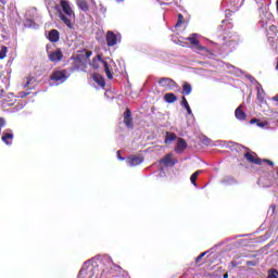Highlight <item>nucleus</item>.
<instances>
[{
    "label": "nucleus",
    "mask_w": 278,
    "mask_h": 278,
    "mask_svg": "<svg viewBox=\"0 0 278 278\" xmlns=\"http://www.w3.org/2000/svg\"><path fill=\"white\" fill-rule=\"evenodd\" d=\"M105 266H113L111 267L112 270H122L121 266L112 262L110 255L94 256L84 263L78 278H105L106 273H109Z\"/></svg>",
    "instance_id": "1"
},
{
    "label": "nucleus",
    "mask_w": 278,
    "mask_h": 278,
    "mask_svg": "<svg viewBox=\"0 0 278 278\" xmlns=\"http://www.w3.org/2000/svg\"><path fill=\"white\" fill-rule=\"evenodd\" d=\"M61 8L62 11L59 12V18H61L62 23H64L68 29H73L75 12L73 8H71V2L68 0H61Z\"/></svg>",
    "instance_id": "2"
},
{
    "label": "nucleus",
    "mask_w": 278,
    "mask_h": 278,
    "mask_svg": "<svg viewBox=\"0 0 278 278\" xmlns=\"http://www.w3.org/2000/svg\"><path fill=\"white\" fill-rule=\"evenodd\" d=\"M71 77L68 71L66 70H56L50 75V86H60Z\"/></svg>",
    "instance_id": "3"
},
{
    "label": "nucleus",
    "mask_w": 278,
    "mask_h": 278,
    "mask_svg": "<svg viewBox=\"0 0 278 278\" xmlns=\"http://www.w3.org/2000/svg\"><path fill=\"white\" fill-rule=\"evenodd\" d=\"M91 66L92 68H99L100 66H103L108 79H113L114 76L112 75V71H110V65L108 64V62L101 59V55H97L96 58H93Z\"/></svg>",
    "instance_id": "4"
},
{
    "label": "nucleus",
    "mask_w": 278,
    "mask_h": 278,
    "mask_svg": "<svg viewBox=\"0 0 278 278\" xmlns=\"http://www.w3.org/2000/svg\"><path fill=\"white\" fill-rule=\"evenodd\" d=\"M198 34H192L190 37L187 38L191 45H193V50L197 51V53H203L207 51V48L199 45Z\"/></svg>",
    "instance_id": "5"
},
{
    "label": "nucleus",
    "mask_w": 278,
    "mask_h": 278,
    "mask_svg": "<svg viewBox=\"0 0 278 278\" xmlns=\"http://www.w3.org/2000/svg\"><path fill=\"white\" fill-rule=\"evenodd\" d=\"M121 42V35L114 34V31L109 30L106 33V45L108 47H115V45H118Z\"/></svg>",
    "instance_id": "6"
},
{
    "label": "nucleus",
    "mask_w": 278,
    "mask_h": 278,
    "mask_svg": "<svg viewBox=\"0 0 278 278\" xmlns=\"http://www.w3.org/2000/svg\"><path fill=\"white\" fill-rule=\"evenodd\" d=\"M238 1L240 0H223L224 8H228V12H238L240 10V5H238Z\"/></svg>",
    "instance_id": "7"
},
{
    "label": "nucleus",
    "mask_w": 278,
    "mask_h": 278,
    "mask_svg": "<svg viewBox=\"0 0 278 278\" xmlns=\"http://www.w3.org/2000/svg\"><path fill=\"white\" fill-rule=\"evenodd\" d=\"M159 86H162V88H167V90H173V88L176 86V83L170 78H161L159 80Z\"/></svg>",
    "instance_id": "8"
},
{
    "label": "nucleus",
    "mask_w": 278,
    "mask_h": 278,
    "mask_svg": "<svg viewBox=\"0 0 278 278\" xmlns=\"http://www.w3.org/2000/svg\"><path fill=\"white\" fill-rule=\"evenodd\" d=\"M186 149H188V143L186 142V139L178 138L177 144L175 148V153L181 154L184 153V151H186Z\"/></svg>",
    "instance_id": "9"
},
{
    "label": "nucleus",
    "mask_w": 278,
    "mask_h": 278,
    "mask_svg": "<svg viewBox=\"0 0 278 278\" xmlns=\"http://www.w3.org/2000/svg\"><path fill=\"white\" fill-rule=\"evenodd\" d=\"M142 162H144L142 156L131 155L126 160V163H127L128 166H140V164H142Z\"/></svg>",
    "instance_id": "10"
},
{
    "label": "nucleus",
    "mask_w": 278,
    "mask_h": 278,
    "mask_svg": "<svg viewBox=\"0 0 278 278\" xmlns=\"http://www.w3.org/2000/svg\"><path fill=\"white\" fill-rule=\"evenodd\" d=\"M161 164H164V166H175L177 164V160L173 159V153H168L163 159H161Z\"/></svg>",
    "instance_id": "11"
},
{
    "label": "nucleus",
    "mask_w": 278,
    "mask_h": 278,
    "mask_svg": "<svg viewBox=\"0 0 278 278\" xmlns=\"http://www.w3.org/2000/svg\"><path fill=\"white\" fill-rule=\"evenodd\" d=\"M238 47V41L236 39H228L224 45L223 48L227 49L228 53H231Z\"/></svg>",
    "instance_id": "12"
},
{
    "label": "nucleus",
    "mask_w": 278,
    "mask_h": 278,
    "mask_svg": "<svg viewBox=\"0 0 278 278\" xmlns=\"http://www.w3.org/2000/svg\"><path fill=\"white\" fill-rule=\"evenodd\" d=\"M9 87H10V79L3 76V74H0V92H5V90H8Z\"/></svg>",
    "instance_id": "13"
},
{
    "label": "nucleus",
    "mask_w": 278,
    "mask_h": 278,
    "mask_svg": "<svg viewBox=\"0 0 278 278\" xmlns=\"http://www.w3.org/2000/svg\"><path fill=\"white\" fill-rule=\"evenodd\" d=\"M64 58V54L60 50H55L49 54L50 62H60Z\"/></svg>",
    "instance_id": "14"
},
{
    "label": "nucleus",
    "mask_w": 278,
    "mask_h": 278,
    "mask_svg": "<svg viewBox=\"0 0 278 278\" xmlns=\"http://www.w3.org/2000/svg\"><path fill=\"white\" fill-rule=\"evenodd\" d=\"M36 9H31L30 11L26 12V22H25V27H34V22L36 21L35 18L30 17V14H35Z\"/></svg>",
    "instance_id": "15"
},
{
    "label": "nucleus",
    "mask_w": 278,
    "mask_h": 278,
    "mask_svg": "<svg viewBox=\"0 0 278 278\" xmlns=\"http://www.w3.org/2000/svg\"><path fill=\"white\" fill-rule=\"evenodd\" d=\"M269 21H273V13L265 12V17L261 18V24H262L263 29H268V26H266V25H268Z\"/></svg>",
    "instance_id": "16"
},
{
    "label": "nucleus",
    "mask_w": 278,
    "mask_h": 278,
    "mask_svg": "<svg viewBox=\"0 0 278 278\" xmlns=\"http://www.w3.org/2000/svg\"><path fill=\"white\" fill-rule=\"evenodd\" d=\"M92 79L100 88H105V78H103V76L100 74H93Z\"/></svg>",
    "instance_id": "17"
},
{
    "label": "nucleus",
    "mask_w": 278,
    "mask_h": 278,
    "mask_svg": "<svg viewBox=\"0 0 278 278\" xmlns=\"http://www.w3.org/2000/svg\"><path fill=\"white\" fill-rule=\"evenodd\" d=\"M235 116L237 121H247V113L242 111V105L236 109Z\"/></svg>",
    "instance_id": "18"
},
{
    "label": "nucleus",
    "mask_w": 278,
    "mask_h": 278,
    "mask_svg": "<svg viewBox=\"0 0 278 278\" xmlns=\"http://www.w3.org/2000/svg\"><path fill=\"white\" fill-rule=\"evenodd\" d=\"M266 92L263 90V91H257V94H256V99L261 105V108H264V105H268V103L266 102Z\"/></svg>",
    "instance_id": "19"
},
{
    "label": "nucleus",
    "mask_w": 278,
    "mask_h": 278,
    "mask_svg": "<svg viewBox=\"0 0 278 278\" xmlns=\"http://www.w3.org/2000/svg\"><path fill=\"white\" fill-rule=\"evenodd\" d=\"M244 157L248 160V162H252V164H257L258 166H261V164H262V159H260V157L255 159V155H253L249 152L244 154Z\"/></svg>",
    "instance_id": "20"
},
{
    "label": "nucleus",
    "mask_w": 278,
    "mask_h": 278,
    "mask_svg": "<svg viewBox=\"0 0 278 278\" xmlns=\"http://www.w3.org/2000/svg\"><path fill=\"white\" fill-rule=\"evenodd\" d=\"M12 140H14V134H12V131L3 134L2 142H4V144H12Z\"/></svg>",
    "instance_id": "21"
},
{
    "label": "nucleus",
    "mask_w": 278,
    "mask_h": 278,
    "mask_svg": "<svg viewBox=\"0 0 278 278\" xmlns=\"http://www.w3.org/2000/svg\"><path fill=\"white\" fill-rule=\"evenodd\" d=\"M48 40H50V42H58V40H60V31L55 29L51 30L48 35Z\"/></svg>",
    "instance_id": "22"
},
{
    "label": "nucleus",
    "mask_w": 278,
    "mask_h": 278,
    "mask_svg": "<svg viewBox=\"0 0 278 278\" xmlns=\"http://www.w3.org/2000/svg\"><path fill=\"white\" fill-rule=\"evenodd\" d=\"M14 103H16V97H14V93H9L3 100V105H14Z\"/></svg>",
    "instance_id": "23"
},
{
    "label": "nucleus",
    "mask_w": 278,
    "mask_h": 278,
    "mask_svg": "<svg viewBox=\"0 0 278 278\" xmlns=\"http://www.w3.org/2000/svg\"><path fill=\"white\" fill-rule=\"evenodd\" d=\"M226 68H228L229 73H231L232 75H237V76L242 75V70H240L229 63L226 64Z\"/></svg>",
    "instance_id": "24"
},
{
    "label": "nucleus",
    "mask_w": 278,
    "mask_h": 278,
    "mask_svg": "<svg viewBox=\"0 0 278 278\" xmlns=\"http://www.w3.org/2000/svg\"><path fill=\"white\" fill-rule=\"evenodd\" d=\"M76 3L81 12H88V10H90V7L86 0H77Z\"/></svg>",
    "instance_id": "25"
},
{
    "label": "nucleus",
    "mask_w": 278,
    "mask_h": 278,
    "mask_svg": "<svg viewBox=\"0 0 278 278\" xmlns=\"http://www.w3.org/2000/svg\"><path fill=\"white\" fill-rule=\"evenodd\" d=\"M175 140H177V135L174 132H166L165 144H170V142H175Z\"/></svg>",
    "instance_id": "26"
},
{
    "label": "nucleus",
    "mask_w": 278,
    "mask_h": 278,
    "mask_svg": "<svg viewBox=\"0 0 278 278\" xmlns=\"http://www.w3.org/2000/svg\"><path fill=\"white\" fill-rule=\"evenodd\" d=\"M164 100L166 103H175V101H177V96H175V93H166Z\"/></svg>",
    "instance_id": "27"
},
{
    "label": "nucleus",
    "mask_w": 278,
    "mask_h": 278,
    "mask_svg": "<svg viewBox=\"0 0 278 278\" xmlns=\"http://www.w3.org/2000/svg\"><path fill=\"white\" fill-rule=\"evenodd\" d=\"M201 173H203V170L199 169L191 175L190 181H191L192 186L197 187V179L199 178V175H201Z\"/></svg>",
    "instance_id": "28"
},
{
    "label": "nucleus",
    "mask_w": 278,
    "mask_h": 278,
    "mask_svg": "<svg viewBox=\"0 0 278 278\" xmlns=\"http://www.w3.org/2000/svg\"><path fill=\"white\" fill-rule=\"evenodd\" d=\"M192 92V86L188 83H186L182 86V93H185L186 96L190 94Z\"/></svg>",
    "instance_id": "29"
},
{
    "label": "nucleus",
    "mask_w": 278,
    "mask_h": 278,
    "mask_svg": "<svg viewBox=\"0 0 278 278\" xmlns=\"http://www.w3.org/2000/svg\"><path fill=\"white\" fill-rule=\"evenodd\" d=\"M5 55H8V47H2L0 50V60H4Z\"/></svg>",
    "instance_id": "30"
},
{
    "label": "nucleus",
    "mask_w": 278,
    "mask_h": 278,
    "mask_svg": "<svg viewBox=\"0 0 278 278\" xmlns=\"http://www.w3.org/2000/svg\"><path fill=\"white\" fill-rule=\"evenodd\" d=\"M31 81H34V77H27L25 80H24V88H29V86H31Z\"/></svg>",
    "instance_id": "31"
},
{
    "label": "nucleus",
    "mask_w": 278,
    "mask_h": 278,
    "mask_svg": "<svg viewBox=\"0 0 278 278\" xmlns=\"http://www.w3.org/2000/svg\"><path fill=\"white\" fill-rule=\"evenodd\" d=\"M181 25H184V15L178 14V21H177L175 27H181Z\"/></svg>",
    "instance_id": "32"
},
{
    "label": "nucleus",
    "mask_w": 278,
    "mask_h": 278,
    "mask_svg": "<svg viewBox=\"0 0 278 278\" xmlns=\"http://www.w3.org/2000/svg\"><path fill=\"white\" fill-rule=\"evenodd\" d=\"M131 118V111L129 109H126L124 113V121H129Z\"/></svg>",
    "instance_id": "33"
},
{
    "label": "nucleus",
    "mask_w": 278,
    "mask_h": 278,
    "mask_svg": "<svg viewBox=\"0 0 278 278\" xmlns=\"http://www.w3.org/2000/svg\"><path fill=\"white\" fill-rule=\"evenodd\" d=\"M267 278H278V270L273 269L271 271H269Z\"/></svg>",
    "instance_id": "34"
},
{
    "label": "nucleus",
    "mask_w": 278,
    "mask_h": 278,
    "mask_svg": "<svg viewBox=\"0 0 278 278\" xmlns=\"http://www.w3.org/2000/svg\"><path fill=\"white\" fill-rule=\"evenodd\" d=\"M181 105H182V108H185V110L190 108V104H188V100L186 99V97H182Z\"/></svg>",
    "instance_id": "35"
},
{
    "label": "nucleus",
    "mask_w": 278,
    "mask_h": 278,
    "mask_svg": "<svg viewBox=\"0 0 278 278\" xmlns=\"http://www.w3.org/2000/svg\"><path fill=\"white\" fill-rule=\"evenodd\" d=\"M202 143H204L206 147H210V144H212V140L207 137H203Z\"/></svg>",
    "instance_id": "36"
},
{
    "label": "nucleus",
    "mask_w": 278,
    "mask_h": 278,
    "mask_svg": "<svg viewBox=\"0 0 278 278\" xmlns=\"http://www.w3.org/2000/svg\"><path fill=\"white\" fill-rule=\"evenodd\" d=\"M23 108H25V104L18 103V104L13 109V112H21V110H23Z\"/></svg>",
    "instance_id": "37"
},
{
    "label": "nucleus",
    "mask_w": 278,
    "mask_h": 278,
    "mask_svg": "<svg viewBox=\"0 0 278 278\" xmlns=\"http://www.w3.org/2000/svg\"><path fill=\"white\" fill-rule=\"evenodd\" d=\"M256 126L257 127H261V128H264V127H268V122H256Z\"/></svg>",
    "instance_id": "38"
},
{
    "label": "nucleus",
    "mask_w": 278,
    "mask_h": 278,
    "mask_svg": "<svg viewBox=\"0 0 278 278\" xmlns=\"http://www.w3.org/2000/svg\"><path fill=\"white\" fill-rule=\"evenodd\" d=\"M205 255H207V252L201 253V254L195 258V264H199V262H201V260H203V257H205Z\"/></svg>",
    "instance_id": "39"
},
{
    "label": "nucleus",
    "mask_w": 278,
    "mask_h": 278,
    "mask_svg": "<svg viewBox=\"0 0 278 278\" xmlns=\"http://www.w3.org/2000/svg\"><path fill=\"white\" fill-rule=\"evenodd\" d=\"M28 94H29V92H27V91H22V92L18 93V97H20L21 99H25V97H27Z\"/></svg>",
    "instance_id": "40"
},
{
    "label": "nucleus",
    "mask_w": 278,
    "mask_h": 278,
    "mask_svg": "<svg viewBox=\"0 0 278 278\" xmlns=\"http://www.w3.org/2000/svg\"><path fill=\"white\" fill-rule=\"evenodd\" d=\"M124 123H125L126 126L132 127L131 118L124 119Z\"/></svg>",
    "instance_id": "41"
},
{
    "label": "nucleus",
    "mask_w": 278,
    "mask_h": 278,
    "mask_svg": "<svg viewBox=\"0 0 278 278\" xmlns=\"http://www.w3.org/2000/svg\"><path fill=\"white\" fill-rule=\"evenodd\" d=\"M2 127H5V119L3 117H0V129Z\"/></svg>",
    "instance_id": "42"
},
{
    "label": "nucleus",
    "mask_w": 278,
    "mask_h": 278,
    "mask_svg": "<svg viewBox=\"0 0 278 278\" xmlns=\"http://www.w3.org/2000/svg\"><path fill=\"white\" fill-rule=\"evenodd\" d=\"M263 162H266L267 164H269V166H275V163H273V161L263 160V161H262V164H263Z\"/></svg>",
    "instance_id": "43"
},
{
    "label": "nucleus",
    "mask_w": 278,
    "mask_h": 278,
    "mask_svg": "<svg viewBox=\"0 0 278 278\" xmlns=\"http://www.w3.org/2000/svg\"><path fill=\"white\" fill-rule=\"evenodd\" d=\"M256 90H257V92L264 91V88L262 87V85H260V84L257 83Z\"/></svg>",
    "instance_id": "44"
},
{
    "label": "nucleus",
    "mask_w": 278,
    "mask_h": 278,
    "mask_svg": "<svg viewBox=\"0 0 278 278\" xmlns=\"http://www.w3.org/2000/svg\"><path fill=\"white\" fill-rule=\"evenodd\" d=\"M222 184H233V179H229V180H227V179H224L223 181H222Z\"/></svg>",
    "instance_id": "45"
},
{
    "label": "nucleus",
    "mask_w": 278,
    "mask_h": 278,
    "mask_svg": "<svg viewBox=\"0 0 278 278\" xmlns=\"http://www.w3.org/2000/svg\"><path fill=\"white\" fill-rule=\"evenodd\" d=\"M100 11H101L102 14H105V12H106L108 10L105 9V7H103V5L101 4V5H100Z\"/></svg>",
    "instance_id": "46"
},
{
    "label": "nucleus",
    "mask_w": 278,
    "mask_h": 278,
    "mask_svg": "<svg viewBox=\"0 0 278 278\" xmlns=\"http://www.w3.org/2000/svg\"><path fill=\"white\" fill-rule=\"evenodd\" d=\"M269 31H277V26L270 25L269 26Z\"/></svg>",
    "instance_id": "47"
},
{
    "label": "nucleus",
    "mask_w": 278,
    "mask_h": 278,
    "mask_svg": "<svg viewBox=\"0 0 278 278\" xmlns=\"http://www.w3.org/2000/svg\"><path fill=\"white\" fill-rule=\"evenodd\" d=\"M186 110H187V114H189V116H192V109H190V106H189Z\"/></svg>",
    "instance_id": "48"
},
{
    "label": "nucleus",
    "mask_w": 278,
    "mask_h": 278,
    "mask_svg": "<svg viewBox=\"0 0 278 278\" xmlns=\"http://www.w3.org/2000/svg\"><path fill=\"white\" fill-rule=\"evenodd\" d=\"M257 122H258V119L253 118V119L250 121V124L251 125H255V124L257 125Z\"/></svg>",
    "instance_id": "49"
},
{
    "label": "nucleus",
    "mask_w": 278,
    "mask_h": 278,
    "mask_svg": "<svg viewBox=\"0 0 278 278\" xmlns=\"http://www.w3.org/2000/svg\"><path fill=\"white\" fill-rule=\"evenodd\" d=\"M117 159L121 161L125 160V157L121 156V151H117Z\"/></svg>",
    "instance_id": "50"
},
{
    "label": "nucleus",
    "mask_w": 278,
    "mask_h": 278,
    "mask_svg": "<svg viewBox=\"0 0 278 278\" xmlns=\"http://www.w3.org/2000/svg\"><path fill=\"white\" fill-rule=\"evenodd\" d=\"M249 79H250V81H251L252 84H255V81H256L255 78H253V77H251V76L249 77Z\"/></svg>",
    "instance_id": "51"
},
{
    "label": "nucleus",
    "mask_w": 278,
    "mask_h": 278,
    "mask_svg": "<svg viewBox=\"0 0 278 278\" xmlns=\"http://www.w3.org/2000/svg\"><path fill=\"white\" fill-rule=\"evenodd\" d=\"M273 101H277V102H278V94H276V96L273 98Z\"/></svg>",
    "instance_id": "52"
},
{
    "label": "nucleus",
    "mask_w": 278,
    "mask_h": 278,
    "mask_svg": "<svg viewBox=\"0 0 278 278\" xmlns=\"http://www.w3.org/2000/svg\"><path fill=\"white\" fill-rule=\"evenodd\" d=\"M270 210H271L273 214H275V205H271Z\"/></svg>",
    "instance_id": "53"
},
{
    "label": "nucleus",
    "mask_w": 278,
    "mask_h": 278,
    "mask_svg": "<svg viewBox=\"0 0 278 278\" xmlns=\"http://www.w3.org/2000/svg\"><path fill=\"white\" fill-rule=\"evenodd\" d=\"M250 266H255V263H253V262H249L248 263Z\"/></svg>",
    "instance_id": "54"
},
{
    "label": "nucleus",
    "mask_w": 278,
    "mask_h": 278,
    "mask_svg": "<svg viewBox=\"0 0 278 278\" xmlns=\"http://www.w3.org/2000/svg\"><path fill=\"white\" fill-rule=\"evenodd\" d=\"M0 3H2L3 5H5V0H0Z\"/></svg>",
    "instance_id": "55"
},
{
    "label": "nucleus",
    "mask_w": 278,
    "mask_h": 278,
    "mask_svg": "<svg viewBox=\"0 0 278 278\" xmlns=\"http://www.w3.org/2000/svg\"><path fill=\"white\" fill-rule=\"evenodd\" d=\"M125 0H116V3H123Z\"/></svg>",
    "instance_id": "56"
},
{
    "label": "nucleus",
    "mask_w": 278,
    "mask_h": 278,
    "mask_svg": "<svg viewBox=\"0 0 278 278\" xmlns=\"http://www.w3.org/2000/svg\"><path fill=\"white\" fill-rule=\"evenodd\" d=\"M224 278H229V274H224Z\"/></svg>",
    "instance_id": "57"
},
{
    "label": "nucleus",
    "mask_w": 278,
    "mask_h": 278,
    "mask_svg": "<svg viewBox=\"0 0 278 278\" xmlns=\"http://www.w3.org/2000/svg\"><path fill=\"white\" fill-rule=\"evenodd\" d=\"M90 55H92V52H88L87 53V56L90 58Z\"/></svg>",
    "instance_id": "58"
},
{
    "label": "nucleus",
    "mask_w": 278,
    "mask_h": 278,
    "mask_svg": "<svg viewBox=\"0 0 278 278\" xmlns=\"http://www.w3.org/2000/svg\"><path fill=\"white\" fill-rule=\"evenodd\" d=\"M276 10H277V12H278V0H277V2H276Z\"/></svg>",
    "instance_id": "59"
},
{
    "label": "nucleus",
    "mask_w": 278,
    "mask_h": 278,
    "mask_svg": "<svg viewBox=\"0 0 278 278\" xmlns=\"http://www.w3.org/2000/svg\"><path fill=\"white\" fill-rule=\"evenodd\" d=\"M2 73H3V70L0 67V75H2Z\"/></svg>",
    "instance_id": "60"
},
{
    "label": "nucleus",
    "mask_w": 278,
    "mask_h": 278,
    "mask_svg": "<svg viewBox=\"0 0 278 278\" xmlns=\"http://www.w3.org/2000/svg\"><path fill=\"white\" fill-rule=\"evenodd\" d=\"M222 29H227V27L223 28V26H222Z\"/></svg>",
    "instance_id": "61"
}]
</instances>
